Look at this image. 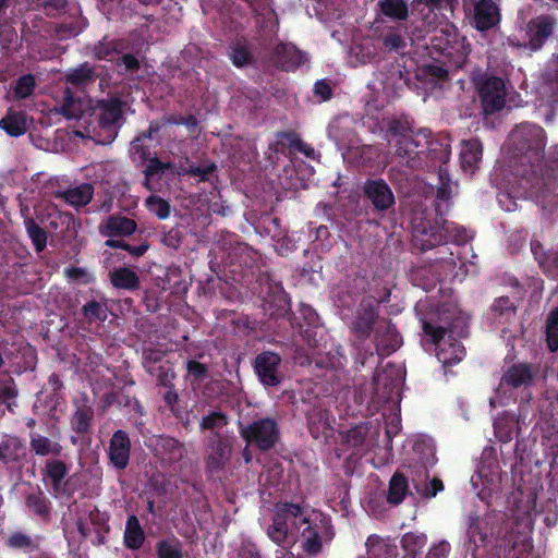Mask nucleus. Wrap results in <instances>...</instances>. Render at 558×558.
<instances>
[{
	"label": "nucleus",
	"mask_w": 558,
	"mask_h": 558,
	"mask_svg": "<svg viewBox=\"0 0 558 558\" xmlns=\"http://www.w3.org/2000/svg\"><path fill=\"white\" fill-rule=\"evenodd\" d=\"M266 533L277 545L300 547L310 556L319 554L333 538L330 520L322 512L296 504H278Z\"/></svg>",
	"instance_id": "1"
},
{
	"label": "nucleus",
	"mask_w": 558,
	"mask_h": 558,
	"mask_svg": "<svg viewBox=\"0 0 558 558\" xmlns=\"http://www.w3.org/2000/svg\"><path fill=\"white\" fill-rule=\"evenodd\" d=\"M465 319L460 315L442 313L438 323L423 320V330L435 345V355L442 365L457 364L465 355L460 341L453 336L462 337Z\"/></svg>",
	"instance_id": "2"
},
{
	"label": "nucleus",
	"mask_w": 558,
	"mask_h": 558,
	"mask_svg": "<svg viewBox=\"0 0 558 558\" xmlns=\"http://www.w3.org/2000/svg\"><path fill=\"white\" fill-rule=\"evenodd\" d=\"M545 131L535 124L522 123L509 135L508 147L517 159L515 171L533 177V170L544 157Z\"/></svg>",
	"instance_id": "3"
},
{
	"label": "nucleus",
	"mask_w": 558,
	"mask_h": 558,
	"mask_svg": "<svg viewBox=\"0 0 558 558\" xmlns=\"http://www.w3.org/2000/svg\"><path fill=\"white\" fill-rule=\"evenodd\" d=\"M62 113L68 119L84 120L95 116L98 119L100 129L107 131V136L113 138L116 135L114 124L121 118L120 102L116 99L97 101L95 105L90 98L73 97L70 90H65Z\"/></svg>",
	"instance_id": "4"
},
{
	"label": "nucleus",
	"mask_w": 558,
	"mask_h": 558,
	"mask_svg": "<svg viewBox=\"0 0 558 558\" xmlns=\"http://www.w3.org/2000/svg\"><path fill=\"white\" fill-rule=\"evenodd\" d=\"M429 133L422 130L414 133L407 125L397 120L388 122L386 138L395 148L392 159L409 169H415L422 163L424 148L428 144Z\"/></svg>",
	"instance_id": "5"
},
{
	"label": "nucleus",
	"mask_w": 558,
	"mask_h": 558,
	"mask_svg": "<svg viewBox=\"0 0 558 558\" xmlns=\"http://www.w3.org/2000/svg\"><path fill=\"white\" fill-rule=\"evenodd\" d=\"M553 167L558 169V144L553 145L546 158H542L536 170H533L535 183H531V197L544 210L558 209V174Z\"/></svg>",
	"instance_id": "6"
},
{
	"label": "nucleus",
	"mask_w": 558,
	"mask_h": 558,
	"mask_svg": "<svg viewBox=\"0 0 558 558\" xmlns=\"http://www.w3.org/2000/svg\"><path fill=\"white\" fill-rule=\"evenodd\" d=\"M414 464L409 465L411 470L412 483L417 494L423 497H435L438 492L444 489L442 482L438 478L428 480V470L436 463L435 449L430 440L415 442Z\"/></svg>",
	"instance_id": "7"
},
{
	"label": "nucleus",
	"mask_w": 558,
	"mask_h": 558,
	"mask_svg": "<svg viewBox=\"0 0 558 558\" xmlns=\"http://www.w3.org/2000/svg\"><path fill=\"white\" fill-rule=\"evenodd\" d=\"M432 47L448 57L452 64L461 66L470 52L465 38L458 34V28L450 22H440L433 31Z\"/></svg>",
	"instance_id": "8"
},
{
	"label": "nucleus",
	"mask_w": 558,
	"mask_h": 558,
	"mask_svg": "<svg viewBox=\"0 0 558 558\" xmlns=\"http://www.w3.org/2000/svg\"><path fill=\"white\" fill-rule=\"evenodd\" d=\"M502 474L497 457L492 449H485L480 464L471 477V485L482 500H486L501 488Z\"/></svg>",
	"instance_id": "9"
},
{
	"label": "nucleus",
	"mask_w": 558,
	"mask_h": 558,
	"mask_svg": "<svg viewBox=\"0 0 558 558\" xmlns=\"http://www.w3.org/2000/svg\"><path fill=\"white\" fill-rule=\"evenodd\" d=\"M532 383V373L530 366L518 364L511 366L501 377L498 388L490 397L492 407L507 404V402L517 397L519 391L525 392Z\"/></svg>",
	"instance_id": "10"
},
{
	"label": "nucleus",
	"mask_w": 558,
	"mask_h": 558,
	"mask_svg": "<svg viewBox=\"0 0 558 558\" xmlns=\"http://www.w3.org/2000/svg\"><path fill=\"white\" fill-rule=\"evenodd\" d=\"M555 20L550 16H538L533 19L526 27H521L518 34L508 38V44L518 48L537 50L551 35Z\"/></svg>",
	"instance_id": "11"
},
{
	"label": "nucleus",
	"mask_w": 558,
	"mask_h": 558,
	"mask_svg": "<svg viewBox=\"0 0 558 558\" xmlns=\"http://www.w3.org/2000/svg\"><path fill=\"white\" fill-rule=\"evenodd\" d=\"M456 229L453 223L447 221L439 225L438 222H417L414 220L412 231L414 245L422 251L429 250L445 242L447 234Z\"/></svg>",
	"instance_id": "12"
},
{
	"label": "nucleus",
	"mask_w": 558,
	"mask_h": 558,
	"mask_svg": "<svg viewBox=\"0 0 558 558\" xmlns=\"http://www.w3.org/2000/svg\"><path fill=\"white\" fill-rule=\"evenodd\" d=\"M478 94L484 112L490 114L505 107L508 89L504 80L489 76L478 84Z\"/></svg>",
	"instance_id": "13"
},
{
	"label": "nucleus",
	"mask_w": 558,
	"mask_h": 558,
	"mask_svg": "<svg viewBox=\"0 0 558 558\" xmlns=\"http://www.w3.org/2000/svg\"><path fill=\"white\" fill-rule=\"evenodd\" d=\"M160 129L158 122H151L149 125V130L147 132L138 135L132 143L130 147V154L134 161L143 162L148 160V165L145 169L146 175V185L148 186L149 178L162 172L165 169L170 167V163H163L157 158H149V151L144 147V142L147 138H151L154 133H157Z\"/></svg>",
	"instance_id": "14"
},
{
	"label": "nucleus",
	"mask_w": 558,
	"mask_h": 558,
	"mask_svg": "<svg viewBox=\"0 0 558 558\" xmlns=\"http://www.w3.org/2000/svg\"><path fill=\"white\" fill-rule=\"evenodd\" d=\"M241 435L259 449L267 450L278 439V428L274 420L263 418L241 428Z\"/></svg>",
	"instance_id": "15"
},
{
	"label": "nucleus",
	"mask_w": 558,
	"mask_h": 558,
	"mask_svg": "<svg viewBox=\"0 0 558 558\" xmlns=\"http://www.w3.org/2000/svg\"><path fill=\"white\" fill-rule=\"evenodd\" d=\"M531 183H535V179L532 175L513 173V182L509 181L508 185L505 186V191L498 194V203L500 207L506 211L515 210L517 204L512 201L513 197H525L535 203L531 197Z\"/></svg>",
	"instance_id": "16"
},
{
	"label": "nucleus",
	"mask_w": 558,
	"mask_h": 558,
	"mask_svg": "<svg viewBox=\"0 0 558 558\" xmlns=\"http://www.w3.org/2000/svg\"><path fill=\"white\" fill-rule=\"evenodd\" d=\"M342 156L349 162L356 166H371L384 168L389 162V154L384 153L379 147L374 145H354L348 151L342 153Z\"/></svg>",
	"instance_id": "17"
},
{
	"label": "nucleus",
	"mask_w": 558,
	"mask_h": 558,
	"mask_svg": "<svg viewBox=\"0 0 558 558\" xmlns=\"http://www.w3.org/2000/svg\"><path fill=\"white\" fill-rule=\"evenodd\" d=\"M255 372L264 386L275 387L281 383V357L274 352H263L255 360Z\"/></svg>",
	"instance_id": "18"
},
{
	"label": "nucleus",
	"mask_w": 558,
	"mask_h": 558,
	"mask_svg": "<svg viewBox=\"0 0 558 558\" xmlns=\"http://www.w3.org/2000/svg\"><path fill=\"white\" fill-rule=\"evenodd\" d=\"M355 126V121L349 116H340L330 123L328 135L342 153L348 151L350 147L359 143Z\"/></svg>",
	"instance_id": "19"
},
{
	"label": "nucleus",
	"mask_w": 558,
	"mask_h": 558,
	"mask_svg": "<svg viewBox=\"0 0 558 558\" xmlns=\"http://www.w3.org/2000/svg\"><path fill=\"white\" fill-rule=\"evenodd\" d=\"M473 20L478 31H486L499 22V9L493 0H472Z\"/></svg>",
	"instance_id": "20"
},
{
	"label": "nucleus",
	"mask_w": 558,
	"mask_h": 558,
	"mask_svg": "<svg viewBox=\"0 0 558 558\" xmlns=\"http://www.w3.org/2000/svg\"><path fill=\"white\" fill-rule=\"evenodd\" d=\"M131 441L128 434L123 430H117L110 440L109 459L116 469L123 470L128 466L130 460Z\"/></svg>",
	"instance_id": "21"
},
{
	"label": "nucleus",
	"mask_w": 558,
	"mask_h": 558,
	"mask_svg": "<svg viewBox=\"0 0 558 558\" xmlns=\"http://www.w3.org/2000/svg\"><path fill=\"white\" fill-rule=\"evenodd\" d=\"M364 192L378 210H386L395 204L393 193L384 180L367 181L364 185Z\"/></svg>",
	"instance_id": "22"
},
{
	"label": "nucleus",
	"mask_w": 558,
	"mask_h": 558,
	"mask_svg": "<svg viewBox=\"0 0 558 558\" xmlns=\"http://www.w3.org/2000/svg\"><path fill=\"white\" fill-rule=\"evenodd\" d=\"M488 319L502 332L515 320V306L508 298H498L494 301Z\"/></svg>",
	"instance_id": "23"
},
{
	"label": "nucleus",
	"mask_w": 558,
	"mask_h": 558,
	"mask_svg": "<svg viewBox=\"0 0 558 558\" xmlns=\"http://www.w3.org/2000/svg\"><path fill=\"white\" fill-rule=\"evenodd\" d=\"M277 63L287 71L294 70L307 61L304 52L292 44H280L276 48Z\"/></svg>",
	"instance_id": "24"
},
{
	"label": "nucleus",
	"mask_w": 558,
	"mask_h": 558,
	"mask_svg": "<svg viewBox=\"0 0 558 558\" xmlns=\"http://www.w3.org/2000/svg\"><path fill=\"white\" fill-rule=\"evenodd\" d=\"M395 373H400L399 369L395 367H387L381 373H378L374 378V385L376 389V398L380 399H389L398 391L399 386L401 384V377L391 378V375Z\"/></svg>",
	"instance_id": "25"
},
{
	"label": "nucleus",
	"mask_w": 558,
	"mask_h": 558,
	"mask_svg": "<svg viewBox=\"0 0 558 558\" xmlns=\"http://www.w3.org/2000/svg\"><path fill=\"white\" fill-rule=\"evenodd\" d=\"M156 454L165 463H174L183 459L185 449L182 444L171 437H161L155 445Z\"/></svg>",
	"instance_id": "26"
},
{
	"label": "nucleus",
	"mask_w": 558,
	"mask_h": 558,
	"mask_svg": "<svg viewBox=\"0 0 558 558\" xmlns=\"http://www.w3.org/2000/svg\"><path fill=\"white\" fill-rule=\"evenodd\" d=\"M401 345V337L390 323H381L376 337V348L379 354L388 355Z\"/></svg>",
	"instance_id": "27"
},
{
	"label": "nucleus",
	"mask_w": 558,
	"mask_h": 558,
	"mask_svg": "<svg viewBox=\"0 0 558 558\" xmlns=\"http://www.w3.org/2000/svg\"><path fill=\"white\" fill-rule=\"evenodd\" d=\"M482 144L477 140L461 143L460 161L464 172L473 173L482 160Z\"/></svg>",
	"instance_id": "28"
},
{
	"label": "nucleus",
	"mask_w": 558,
	"mask_h": 558,
	"mask_svg": "<svg viewBox=\"0 0 558 558\" xmlns=\"http://www.w3.org/2000/svg\"><path fill=\"white\" fill-rule=\"evenodd\" d=\"M136 229V223L126 217L111 216L100 226V232L106 236L130 235Z\"/></svg>",
	"instance_id": "29"
},
{
	"label": "nucleus",
	"mask_w": 558,
	"mask_h": 558,
	"mask_svg": "<svg viewBox=\"0 0 558 558\" xmlns=\"http://www.w3.org/2000/svg\"><path fill=\"white\" fill-rule=\"evenodd\" d=\"M29 126L27 116L22 111L10 109L5 117L0 120V128L11 136H20L24 134Z\"/></svg>",
	"instance_id": "30"
},
{
	"label": "nucleus",
	"mask_w": 558,
	"mask_h": 558,
	"mask_svg": "<svg viewBox=\"0 0 558 558\" xmlns=\"http://www.w3.org/2000/svg\"><path fill=\"white\" fill-rule=\"evenodd\" d=\"M531 251L543 271L554 275L558 269V252L550 253L546 251L544 245L536 239L531 241Z\"/></svg>",
	"instance_id": "31"
},
{
	"label": "nucleus",
	"mask_w": 558,
	"mask_h": 558,
	"mask_svg": "<svg viewBox=\"0 0 558 558\" xmlns=\"http://www.w3.org/2000/svg\"><path fill=\"white\" fill-rule=\"evenodd\" d=\"M376 317V304L375 301L371 300L363 302L361 311H359L356 318L353 323V330L361 337H365L369 333L371 327Z\"/></svg>",
	"instance_id": "32"
},
{
	"label": "nucleus",
	"mask_w": 558,
	"mask_h": 558,
	"mask_svg": "<svg viewBox=\"0 0 558 558\" xmlns=\"http://www.w3.org/2000/svg\"><path fill=\"white\" fill-rule=\"evenodd\" d=\"M377 46L373 39H364L351 47L350 59L354 65L365 64L375 59L377 54Z\"/></svg>",
	"instance_id": "33"
},
{
	"label": "nucleus",
	"mask_w": 558,
	"mask_h": 558,
	"mask_svg": "<svg viewBox=\"0 0 558 558\" xmlns=\"http://www.w3.org/2000/svg\"><path fill=\"white\" fill-rule=\"evenodd\" d=\"M494 428L496 437L502 442L510 441L519 430L517 418L514 415L508 413H505L495 420Z\"/></svg>",
	"instance_id": "34"
},
{
	"label": "nucleus",
	"mask_w": 558,
	"mask_h": 558,
	"mask_svg": "<svg viewBox=\"0 0 558 558\" xmlns=\"http://www.w3.org/2000/svg\"><path fill=\"white\" fill-rule=\"evenodd\" d=\"M230 446L221 440H215L209 449L207 456V464L211 470H218L223 466V464L229 460L230 457Z\"/></svg>",
	"instance_id": "35"
},
{
	"label": "nucleus",
	"mask_w": 558,
	"mask_h": 558,
	"mask_svg": "<svg viewBox=\"0 0 558 558\" xmlns=\"http://www.w3.org/2000/svg\"><path fill=\"white\" fill-rule=\"evenodd\" d=\"M144 539L145 534L138 519L135 515H130L124 531L125 546L131 549H137L143 545Z\"/></svg>",
	"instance_id": "36"
},
{
	"label": "nucleus",
	"mask_w": 558,
	"mask_h": 558,
	"mask_svg": "<svg viewBox=\"0 0 558 558\" xmlns=\"http://www.w3.org/2000/svg\"><path fill=\"white\" fill-rule=\"evenodd\" d=\"M47 478L49 480L53 494L59 496L64 493V484L63 480L68 473V470L63 462L61 461H50L46 466Z\"/></svg>",
	"instance_id": "37"
},
{
	"label": "nucleus",
	"mask_w": 558,
	"mask_h": 558,
	"mask_svg": "<svg viewBox=\"0 0 558 558\" xmlns=\"http://www.w3.org/2000/svg\"><path fill=\"white\" fill-rule=\"evenodd\" d=\"M94 189L88 183L69 189L62 193V197L72 206L81 207L87 205L93 197Z\"/></svg>",
	"instance_id": "38"
},
{
	"label": "nucleus",
	"mask_w": 558,
	"mask_h": 558,
	"mask_svg": "<svg viewBox=\"0 0 558 558\" xmlns=\"http://www.w3.org/2000/svg\"><path fill=\"white\" fill-rule=\"evenodd\" d=\"M310 432L315 438H328L331 434L330 420L326 411H315L308 415Z\"/></svg>",
	"instance_id": "39"
},
{
	"label": "nucleus",
	"mask_w": 558,
	"mask_h": 558,
	"mask_svg": "<svg viewBox=\"0 0 558 558\" xmlns=\"http://www.w3.org/2000/svg\"><path fill=\"white\" fill-rule=\"evenodd\" d=\"M156 554L158 558H185L186 556L182 543L175 537L158 541Z\"/></svg>",
	"instance_id": "40"
},
{
	"label": "nucleus",
	"mask_w": 558,
	"mask_h": 558,
	"mask_svg": "<svg viewBox=\"0 0 558 558\" xmlns=\"http://www.w3.org/2000/svg\"><path fill=\"white\" fill-rule=\"evenodd\" d=\"M409 492L407 478L402 474H395L389 483L388 501L392 505L400 504Z\"/></svg>",
	"instance_id": "41"
},
{
	"label": "nucleus",
	"mask_w": 558,
	"mask_h": 558,
	"mask_svg": "<svg viewBox=\"0 0 558 558\" xmlns=\"http://www.w3.org/2000/svg\"><path fill=\"white\" fill-rule=\"evenodd\" d=\"M111 282L114 287L133 290L140 284L137 275L129 268H120L111 274Z\"/></svg>",
	"instance_id": "42"
},
{
	"label": "nucleus",
	"mask_w": 558,
	"mask_h": 558,
	"mask_svg": "<svg viewBox=\"0 0 558 558\" xmlns=\"http://www.w3.org/2000/svg\"><path fill=\"white\" fill-rule=\"evenodd\" d=\"M378 4L383 14L390 19L401 21L408 17V4L403 0H381Z\"/></svg>",
	"instance_id": "43"
},
{
	"label": "nucleus",
	"mask_w": 558,
	"mask_h": 558,
	"mask_svg": "<svg viewBox=\"0 0 558 558\" xmlns=\"http://www.w3.org/2000/svg\"><path fill=\"white\" fill-rule=\"evenodd\" d=\"M550 92V105L558 111V54L554 56L549 62L547 71V87Z\"/></svg>",
	"instance_id": "44"
},
{
	"label": "nucleus",
	"mask_w": 558,
	"mask_h": 558,
	"mask_svg": "<svg viewBox=\"0 0 558 558\" xmlns=\"http://www.w3.org/2000/svg\"><path fill=\"white\" fill-rule=\"evenodd\" d=\"M96 77L94 70L84 63L76 69H72L66 74V81L74 86H85Z\"/></svg>",
	"instance_id": "45"
},
{
	"label": "nucleus",
	"mask_w": 558,
	"mask_h": 558,
	"mask_svg": "<svg viewBox=\"0 0 558 558\" xmlns=\"http://www.w3.org/2000/svg\"><path fill=\"white\" fill-rule=\"evenodd\" d=\"M426 541L425 534L410 532L402 536L401 545L408 554L416 555L424 548Z\"/></svg>",
	"instance_id": "46"
},
{
	"label": "nucleus",
	"mask_w": 558,
	"mask_h": 558,
	"mask_svg": "<svg viewBox=\"0 0 558 558\" xmlns=\"http://www.w3.org/2000/svg\"><path fill=\"white\" fill-rule=\"evenodd\" d=\"M32 448L37 454H58L61 451V446L57 442L50 441L48 438L36 435L31 441Z\"/></svg>",
	"instance_id": "47"
},
{
	"label": "nucleus",
	"mask_w": 558,
	"mask_h": 558,
	"mask_svg": "<svg viewBox=\"0 0 558 558\" xmlns=\"http://www.w3.org/2000/svg\"><path fill=\"white\" fill-rule=\"evenodd\" d=\"M22 449L20 440L15 437H5L0 441V460H12L19 456Z\"/></svg>",
	"instance_id": "48"
},
{
	"label": "nucleus",
	"mask_w": 558,
	"mask_h": 558,
	"mask_svg": "<svg viewBox=\"0 0 558 558\" xmlns=\"http://www.w3.org/2000/svg\"><path fill=\"white\" fill-rule=\"evenodd\" d=\"M26 231L32 242L34 243L36 250L38 252L43 251L46 246L47 236L45 231L36 225V222L32 219L25 220Z\"/></svg>",
	"instance_id": "49"
},
{
	"label": "nucleus",
	"mask_w": 558,
	"mask_h": 558,
	"mask_svg": "<svg viewBox=\"0 0 558 558\" xmlns=\"http://www.w3.org/2000/svg\"><path fill=\"white\" fill-rule=\"evenodd\" d=\"M35 89V77L32 74L21 76L14 86V97L24 99L29 97Z\"/></svg>",
	"instance_id": "50"
},
{
	"label": "nucleus",
	"mask_w": 558,
	"mask_h": 558,
	"mask_svg": "<svg viewBox=\"0 0 558 558\" xmlns=\"http://www.w3.org/2000/svg\"><path fill=\"white\" fill-rule=\"evenodd\" d=\"M83 312L89 322H104L107 318L108 308L105 304L93 301L84 305Z\"/></svg>",
	"instance_id": "51"
},
{
	"label": "nucleus",
	"mask_w": 558,
	"mask_h": 558,
	"mask_svg": "<svg viewBox=\"0 0 558 558\" xmlns=\"http://www.w3.org/2000/svg\"><path fill=\"white\" fill-rule=\"evenodd\" d=\"M227 423V417L222 412L214 411L210 414L203 417L201 422V428L218 432L222 427H225Z\"/></svg>",
	"instance_id": "52"
},
{
	"label": "nucleus",
	"mask_w": 558,
	"mask_h": 558,
	"mask_svg": "<svg viewBox=\"0 0 558 558\" xmlns=\"http://www.w3.org/2000/svg\"><path fill=\"white\" fill-rule=\"evenodd\" d=\"M369 432L368 425L366 423L360 424L348 430V433L344 436L345 442L350 447H359L361 446L367 434Z\"/></svg>",
	"instance_id": "53"
},
{
	"label": "nucleus",
	"mask_w": 558,
	"mask_h": 558,
	"mask_svg": "<svg viewBox=\"0 0 558 558\" xmlns=\"http://www.w3.org/2000/svg\"><path fill=\"white\" fill-rule=\"evenodd\" d=\"M547 342L550 351L558 349V308L553 311L547 319Z\"/></svg>",
	"instance_id": "54"
},
{
	"label": "nucleus",
	"mask_w": 558,
	"mask_h": 558,
	"mask_svg": "<svg viewBox=\"0 0 558 558\" xmlns=\"http://www.w3.org/2000/svg\"><path fill=\"white\" fill-rule=\"evenodd\" d=\"M146 206L150 213L155 214L160 219H165L169 216V204L158 196H149L146 199Z\"/></svg>",
	"instance_id": "55"
},
{
	"label": "nucleus",
	"mask_w": 558,
	"mask_h": 558,
	"mask_svg": "<svg viewBox=\"0 0 558 558\" xmlns=\"http://www.w3.org/2000/svg\"><path fill=\"white\" fill-rule=\"evenodd\" d=\"M90 420V410L87 408H80L73 415L72 425L75 428V430L83 433L87 430Z\"/></svg>",
	"instance_id": "56"
},
{
	"label": "nucleus",
	"mask_w": 558,
	"mask_h": 558,
	"mask_svg": "<svg viewBox=\"0 0 558 558\" xmlns=\"http://www.w3.org/2000/svg\"><path fill=\"white\" fill-rule=\"evenodd\" d=\"M437 253L441 255V257L437 258L436 260L441 264L444 269V277L451 275L456 267V262L453 259L454 253L449 251V248L446 246L440 247Z\"/></svg>",
	"instance_id": "57"
},
{
	"label": "nucleus",
	"mask_w": 558,
	"mask_h": 558,
	"mask_svg": "<svg viewBox=\"0 0 558 558\" xmlns=\"http://www.w3.org/2000/svg\"><path fill=\"white\" fill-rule=\"evenodd\" d=\"M439 180L440 185L438 186L437 190V198L441 201H448L452 195L453 184L448 179L446 170L442 168L439 169Z\"/></svg>",
	"instance_id": "58"
},
{
	"label": "nucleus",
	"mask_w": 558,
	"mask_h": 558,
	"mask_svg": "<svg viewBox=\"0 0 558 558\" xmlns=\"http://www.w3.org/2000/svg\"><path fill=\"white\" fill-rule=\"evenodd\" d=\"M89 515L92 523L96 526L97 543L101 544L105 542V533L108 531L107 519L99 511H92Z\"/></svg>",
	"instance_id": "59"
},
{
	"label": "nucleus",
	"mask_w": 558,
	"mask_h": 558,
	"mask_svg": "<svg viewBox=\"0 0 558 558\" xmlns=\"http://www.w3.org/2000/svg\"><path fill=\"white\" fill-rule=\"evenodd\" d=\"M480 523L481 522L477 514H470L466 534L470 541L474 542L475 546H477V538L480 542H484V535L481 532Z\"/></svg>",
	"instance_id": "60"
},
{
	"label": "nucleus",
	"mask_w": 558,
	"mask_h": 558,
	"mask_svg": "<svg viewBox=\"0 0 558 558\" xmlns=\"http://www.w3.org/2000/svg\"><path fill=\"white\" fill-rule=\"evenodd\" d=\"M384 45L389 50L398 51L405 47V40L397 33H389L384 38Z\"/></svg>",
	"instance_id": "61"
},
{
	"label": "nucleus",
	"mask_w": 558,
	"mask_h": 558,
	"mask_svg": "<svg viewBox=\"0 0 558 558\" xmlns=\"http://www.w3.org/2000/svg\"><path fill=\"white\" fill-rule=\"evenodd\" d=\"M15 397L16 390L13 383L8 381L0 387V399L2 400L3 403H7V408L10 411L12 410L11 400L14 399Z\"/></svg>",
	"instance_id": "62"
},
{
	"label": "nucleus",
	"mask_w": 558,
	"mask_h": 558,
	"mask_svg": "<svg viewBox=\"0 0 558 558\" xmlns=\"http://www.w3.org/2000/svg\"><path fill=\"white\" fill-rule=\"evenodd\" d=\"M215 169V165H205L198 167H191L186 171V173H191L192 175L197 177L199 181H207L210 179Z\"/></svg>",
	"instance_id": "63"
},
{
	"label": "nucleus",
	"mask_w": 558,
	"mask_h": 558,
	"mask_svg": "<svg viewBox=\"0 0 558 558\" xmlns=\"http://www.w3.org/2000/svg\"><path fill=\"white\" fill-rule=\"evenodd\" d=\"M232 63L236 66H243L248 61V52L243 47H234L230 53Z\"/></svg>",
	"instance_id": "64"
}]
</instances>
